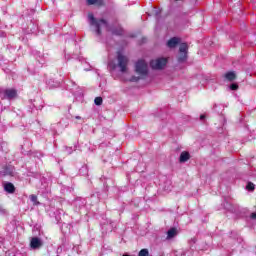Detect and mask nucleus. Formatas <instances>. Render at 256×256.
Returning a JSON list of instances; mask_svg holds the SVG:
<instances>
[{
	"label": "nucleus",
	"mask_w": 256,
	"mask_h": 256,
	"mask_svg": "<svg viewBox=\"0 0 256 256\" xmlns=\"http://www.w3.org/2000/svg\"><path fill=\"white\" fill-rule=\"evenodd\" d=\"M135 72L140 76H132L130 81L137 83L140 79H145L149 75V66L145 60H138L135 64Z\"/></svg>",
	"instance_id": "f257e3e1"
},
{
	"label": "nucleus",
	"mask_w": 256,
	"mask_h": 256,
	"mask_svg": "<svg viewBox=\"0 0 256 256\" xmlns=\"http://www.w3.org/2000/svg\"><path fill=\"white\" fill-rule=\"evenodd\" d=\"M88 18L90 20V25H93V27H95L96 29V35L101 36V27H105L107 31H111V28L109 27V22L107 20L103 18L97 20L93 13L88 14Z\"/></svg>",
	"instance_id": "f03ea898"
},
{
	"label": "nucleus",
	"mask_w": 256,
	"mask_h": 256,
	"mask_svg": "<svg viewBox=\"0 0 256 256\" xmlns=\"http://www.w3.org/2000/svg\"><path fill=\"white\" fill-rule=\"evenodd\" d=\"M187 51H189L187 43L180 44L179 56L177 58L178 63H185L187 61Z\"/></svg>",
	"instance_id": "7ed1b4c3"
},
{
	"label": "nucleus",
	"mask_w": 256,
	"mask_h": 256,
	"mask_svg": "<svg viewBox=\"0 0 256 256\" xmlns=\"http://www.w3.org/2000/svg\"><path fill=\"white\" fill-rule=\"evenodd\" d=\"M117 59L118 67H120L121 73H125V71H127V65H129V58L121 53H118Z\"/></svg>",
	"instance_id": "20e7f679"
},
{
	"label": "nucleus",
	"mask_w": 256,
	"mask_h": 256,
	"mask_svg": "<svg viewBox=\"0 0 256 256\" xmlns=\"http://www.w3.org/2000/svg\"><path fill=\"white\" fill-rule=\"evenodd\" d=\"M167 65V58H157L150 62V67L153 69L161 70Z\"/></svg>",
	"instance_id": "39448f33"
},
{
	"label": "nucleus",
	"mask_w": 256,
	"mask_h": 256,
	"mask_svg": "<svg viewBox=\"0 0 256 256\" xmlns=\"http://www.w3.org/2000/svg\"><path fill=\"white\" fill-rule=\"evenodd\" d=\"M30 247L31 249H39L40 247H43V242H41V239L38 237H33L30 241Z\"/></svg>",
	"instance_id": "423d86ee"
},
{
	"label": "nucleus",
	"mask_w": 256,
	"mask_h": 256,
	"mask_svg": "<svg viewBox=\"0 0 256 256\" xmlns=\"http://www.w3.org/2000/svg\"><path fill=\"white\" fill-rule=\"evenodd\" d=\"M191 159V154L188 151H183L179 157V163H187Z\"/></svg>",
	"instance_id": "0eeeda50"
},
{
	"label": "nucleus",
	"mask_w": 256,
	"mask_h": 256,
	"mask_svg": "<svg viewBox=\"0 0 256 256\" xmlns=\"http://www.w3.org/2000/svg\"><path fill=\"white\" fill-rule=\"evenodd\" d=\"M4 95H6L7 99H15L17 97L16 89H6L4 90Z\"/></svg>",
	"instance_id": "6e6552de"
},
{
	"label": "nucleus",
	"mask_w": 256,
	"mask_h": 256,
	"mask_svg": "<svg viewBox=\"0 0 256 256\" xmlns=\"http://www.w3.org/2000/svg\"><path fill=\"white\" fill-rule=\"evenodd\" d=\"M178 45H179V38L177 37H173L167 42V47H169L170 49H174V47Z\"/></svg>",
	"instance_id": "1a4fd4ad"
},
{
	"label": "nucleus",
	"mask_w": 256,
	"mask_h": 256,
	"mask_svg": "<svg viewBox=\"0 0 256 256\" xmlns=\"http://www.w3.org/2000/svg\"><path fill=\"white\" fill-rule=\"evenodd\" d=\"M4 191H6V193H15V185L11 182H7L4 185Z\"/></svg>",
	"instance_id": "9d476101"
},
{
	"label": "nucleus",
	"mask_w": 256,
	"mask_h": 256,
	"mask_svg": "<svg viewBox=\"0 0 256 256\" xmlns=\"http://www.w3.org/2000/svg\"><path fill=\"white\" fill-rule=\"evenodd\" d=\"M177 235V228L172 227L167 231V238L166 239H173Z\"/></svg>",
	"instance_id": "9b49d317"
},
{
	"label": "nucleus",
	"mask_w": 256,
	"mask_h": 256,
	"mask_svg": "<svg viewBox=\"0 0 256 256\" xmlns=\"http://www.w3.org/2000/svg\"><path fill=\"white\" fill-rule=\"evenodd\" d=\"M224 77L227 81H235V79H237V74H235V72H227Z\"/></svg>",
	"instance_id": "f8f14e48"
},
{
	"label": "nucleus",
	"mask_w": 256,
	"mask_h": 256,
	"mask_svg": "<svg viewBox=\"0 0 256 256\" xmlns=\"http://www.w3.org/2000/svg\"><path fill=\"white\" fill-rule=\"evenodd\" d=\"M30 201L33 202V205H40V202L37 200V195H30Z\"/></svg>",
	"instance_id": "ddd939ff"
},
{
	"label": "nucleus",
	"mask_w": 256,
	"mask_h": 256,
	"mask_svg": "<svg viewBox=\"0 0 256 256\" xmlns=\"http://www.w3.org/2000/svg\"><path fill=\"white\" fill-rule=\"evenodd\" d=\"M138 256H149V250L147 248L141 249Z\"/></svg>",
	"instance_id": "4468645a"
},
{
	"label": "nucleus",
	"mask_w": 256,
	"mask_h": 256,
	"mask_svg": "<svg viewBox=\"0 0 256 256\" xmlns=\"http://www.w3.org/2000/svg\"><path fill=\"white\" fill-rule=\"evenodd\" d=\"M246 189L248 191H255V184H253V182H248V184L246 185Z\"/></svg>",
	"instance_id": "2eb2a0df"
},
{
	"label": "nucleus",
	"mask_w": 256,
	"mask_h": 256,
	"mask_svg": "<svg viewBox=\"0 0 256 256\" xmlns=\"http://www.w3.org/2000/svg\"><path fill=\"white\" fill-rule=\"evenodd\" d=\"M94 103H95V105H103V98L102 97H96L95 99H94Z\"/></svg>",
	"instance_id": "dca6fc26"
},
{
	"label": "nucleus",
	"mask_w": 256,
	"mask_h": 256,
	"mask_svg": "<svg viewBox=\"0 0 256 256\" xmlns=\"http://www.w3.org/2000/svg\"><path fill=\"white\" fill-rule=\"evenodd\" d=\"M94 5L97 7H105V0H96Z\"/></svg>",
	"instance_id": "f3484780"
},
{
	"label": "nucleus",
	"mask_w": 256,
	"mask_h": 256,
	"mask_svg": "<svg viewBox=\"0 0 256 256\" xmlns=\"http://www.w3.org/2000/svg\"><path fill=\"white\" fill-rule=\"evenodd\" d=\"M113 35H123V28H119L118 30H112Z\"/></svg>",
	"instance_id": "a211bd4d"
},
{
	"label": "nucleus",
	"mask_w": 256,
	"mask_h": 256,
	"mask_svg": "<svg viewBox=\"0 0 256 256\" xmlns=\"http://www.w3.org/2000/svg\"><path fill=\"white\" fill-rule=\"evenodd\" d=\"M4 175H13V170L9 169V167L4 168Z\"/></svg>",
	"instance_id": "6ab92c4d"
},
{
	"label": "nucleus",
	"mask_w": 256,
	"mask_h": 256,
	"mask_svg": "<svg viewBox=\"0 0 256 256\" xmlns=\"http://www.w3.org/2000/svg\"><path fill=\"white\" fill-rule=\"evenodd\" d=\"M230 89H231V91H237V89H239V84H237V83L231 84Z\"/></svg>",
	"instance_id": "aec40b11"
},
{
	"label": "nucleus",
	"mask_w": 256,
	"mask_h": 256,
	"mask_svg": "<svg viewBox=\"0 0 256 256\" xmlns=\"http://www.w3.org/2000/svg\"><path fill=\"white\" fill-rule=\"evenodd\" d=\"M96 0H87V5H95Z\"/></svg>",
	"instance_id": "412c9836"
},
{
	"label": "nucleus",
	"mask_w": 256,
	"mask_h": 256,
	"mask_svg": "<svg viewBox=\"0 0 256 256\" xmlns=\"http://www.w3.org/2000/svg\"><path fill=\"white\" fill-rule=\"evenodd\" d=\"M250 219H254L256 221V212H253L251 215H250Z\"/></svg>",
	"instance_id": "4be33fe9"
},
{
	"label": "nucleus",
	"mask_w": 256,
	"mask_h": 256,
	"mask_svg": "<svg viewBox=\"0 0 256 256\" xmlns=\"http://www.w3.org/2000/svg\"><path fill=\"white\" fill-rule=\"evenodd\" d=\"M200 119L203 121V119H205V115H200Z\"/></svg>",
	"instance_id": "5701e85b"
},
{
	"label": "nucleus",
	"mask_w": 256,
	"mask_h": 256,
	"mask_svg": "<svg viewBox=\"0 0 256 256\" xmlns=\"http://www.w3.org/2000/svg\"><path fill=\"white\" fill-rule=\"evenodd\" d=\"M179 1H185V0H174L175 3L179 2Z\"/></svg>",
	"instance_id": "b1692460"
},
{
	"label": "nucleus",
	"mask_w": 256,
	"mask_h": 256,
	"mask_svg": "<svg viewBox=\"0 0 256 256\" xmlns=\"http://www.w3.org/2000/svg\"><path fill=\"white\" fill-rule=\"evenodd\" d=\"M2 209H3V208L0 206V211H2Z\"/></svg>",
	"instance_id": "393cba45"
}]
</instances>
